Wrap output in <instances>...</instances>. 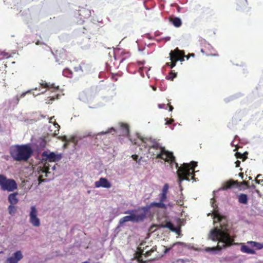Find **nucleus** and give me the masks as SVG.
Returning a JSON list of instances; mask_svg holds the SVG:
<instances>
[{"label":"nucleus","mask_w":263,"mask_h":263,"mask_svg":"<svg viewBox=\"0 0 263 263\" xmlns=\"http://www.w3.org/2000/svg\"><path fill=\"white\" fill-rule=\"evenodd\" d=\"M240 3L243 4H247V0H241L240 1Z\"/></svg>","instance_id":"nucleus-42"},{"label":"nucleus","mask_w":263,"mask_h":263,"mask_svg":"<svg viewBox=\"0 0 263 263\" xmlns=\"http://www.w3.org/2000/svg\"><path fill=\"white\" fill-rule=\"evenodd\" d=\"M241 185H245L246 186L247 188H250V185H249V183H248V181H243L242 182H240V183H239V184L238 186H240Z\"/></svg>","instance_id":"nucleus-36"},{"label":"nucleus","mask_w":263,"mask_h":263,"mask_svg":"<svg viewBox=\"0 0 263 263\" xmlns=\"http://www.w3.org/2000/svg\"><path fill=\"white\" fill-rule=\"evenodd\" d=\"M82 263H89V262H88V261H84V262H83Z\"/></svg>","instance_id":"nucleus-51"},{"label":"nucleus","mask_w":263,"mask_h":263,"mask_svg":"<svg viewBox=\"0 0 263 263\" xmlns=\"http://www.w3.org/2000/svg\"><path fill=\"white\" fill-rule=\"evenodd\" d=\"M241 164V162L240 161L237 160L235 162L236 167H239Z\"/></svg>","instance_id":"nucleus-41"},{"label":"nucleus","mask_w":263,"mask_h":263,"mask_svg":"<svg viewBox=\"0 0 263 263\" xmlns=\"http://www.w3.org/2000/svg\"><path fill=\"white\" fill-rule=\"evenodd\" d=\"M173 25L176 27H179L181 26L182 22L180 18L174 17L170 20Z\"/></svg>","instance_id":"nucleus-28"},{"label":"nucleus","mask_w":263,"mask_h":263,"mask_svg":"<svg viewBox=\"0 0 263 263\" xmlns=\"http://www.w3.org/2000/svg\"><path fill=\"white\" fill-rule=\"evenodd\" d=\"M79 14L81 19L88 18L91 15V11L88 8L81 7L79 10Z\"/></svg>","instance_id":"nucleus-18"},{"label":"nucleus","mask_w":263,"mask_h":263,"mask_svg":"<svg viewBox=\"0 0 263 263\" xmlns=\"http://www.w3.org/2000/svg\"><path fill=\"white\" fill-rule=\"evenodd\" d=\"M11 57V54L6 52L5 51H0V61L3 60L4 59H7Z\"/></svg>","instance_id":"nucleus-31"},{"label":"nucleus","mask_w":263,"mask_h":263,"mask_svg":"<svg viewBox=\"0 0 263 263\" xmlns=\"http://www.w3.org/2000/svg\"><path fill=\"white\" fill-rule=\"evenodd\" d=\"M73 69L75 72L80 73L87 72L89 70L88 66L85 64H81L75 66Z\"/></svg>","instance_id":"nucleus-19"},{"label":"nucleus","mask_w":263,"mask_h":263,"mask_svg":"<svg viewBox=\"0 0 263 263\" xmlns=\"http://www.w3.org/2000/svg\"><path fill=\"white\" fill-rule=\"evenodd\" d=\"M54 119V116L52 118H50L49 119L50 123H53V120Z\"/></svg>","instance_id":"nucleus-44"},{"label":"nucleus","mask_w":263,"mask_h":263,"mask_svg":"<svg viewBox=\"0 0 263 263\" xmlns=\"http://www.w3.org/2000/svg\"><path fill=\"white\" fill-rule=\"evenodd\" d=\"M0 187L3 191L13 192L17 189L16 182L13 179H7L3 174H0Z\"/></svg>","instance_id":"nucleus-5"},{"label":"nucleus","mask_w":263,"mask_h":263,"mask_svg":"<svg viewBox=\"0 0 263 263\" xmlns=\"http://www.w3.org/2000/svg\"><path fill=\"white\" fill-rule=\"evenodd\" d=\"M110 130H115L114 128L113 127H111V128H110Z\"/></svg>","instance_id":"nucleus-50"},{"label":"nucleus","mask_w":263,"mask_h":263,"mask_svg":"<svg viewBox=\"0 0 263 263\" xmlns=\"http://www.w3.org/2000/svg\"><path fill=\"white\" fill-rule=\"evenodd\" d=\"M23 258V255L20 250L16 251L11 257L7 258L6 263H18Z\"/></svg>","instance_id":"nucleus-13"},{"label":"nucleus","mask_w":263,"mask_h":263,"mask_svg":"<svg viewBox=\"0 0 263 263\" xmlns=\"http://www.w3.org/2000/svg\"><path fill=\"white\" fill-rule=\"evenodd\" d=\"M239 176L241 178H243V177H244V175H243V173H240L239 174Z\"/></svg>","instance_id":"nucleus-43"},{"label":"nucleus","mask_w":263,"mask_h":263,"mask_svg":"<svg viewBox=\"0 0 263 263\" xmlns=\"http://www.w3.org/2000/svg\"><path fill=\"white\" fill-rule=\"evenodd\" d=\"M63 75L64 76L67 78H72L73 76V73L71 70L69 68H65L63 69Z\"/></svg>","instance_id":"nucleus-30"},{"label":"nucleus","mask_w":263,"mask_h":263,"mask_svg":"<svg viewBox=\"0 0 263 263\" xmlns=\"http://www.w3.org/2000/svg\"><path fill=\"white\" fill-rule=\"evenodd\" d=\"M182 243H183L182 242H177L174 243L172 247H170L168 249H166L165 252H167V251H170L173 247H174L175 245H177V244H182Z\"/></svg>","instance_id":"nucleus-38"},{"label":"nucleus","mask_w":263,"mask_h":263,"mask_svg":"<svg viewBox=\"0 0 263 263\" xmlns=\"http://www.w3.org/2000/svg\"><path fill=\"white\" fill-rule=\"evenodd\" d=\"M240 250L241 252H243L244 253H247L248 254H255L256 251L254 250L251 249V248L249 247L247 245H242L240 247Z\"/></svg>","instance_id":"nucleus-20"},{"label":"nucleus","mask_w":263,"mask_h":263,"mask_svg":"<svg viewBox=\"0 0 263 263\" xmlns=\"http://www.w3.org/2000/svg\"><path fill=\"white\" fill-rule=\"evenodd\" d=\"M7 65L6 64L3 65L1 67H0V77L3 78V80H5V78L6 77L7 74Z\"/></svg>","instance_id":"nucleus-27"},{"label":"nucleus","mask_w":263,"mask_h":263,"mask_svg":"<svg viewBox=\"0 0 263 263\" xmlns=\"http://www.w3.org/2000/svg\"><path fill=\"white\" fill-rule=\"evenodd\" d=\"M249 180H251V179H252L251 177H249Z\"/></svg>","instance_id":"nucleus-56"},{"label":"nucleus","mask_w":263,"mask_h":263,"mask_svg":"<svg viewBox=\"0 0 263 263\" xmlns=\"http://www.w3.org/2000/svg\"><path fill=\"white\" fill-rule=\"evenodd\" d=\"M40 86L42 87L47 88L52 92H55L59 89V86H55L54 84H50V82H47L44 81H42L40 82Z\"/></svg>","instance_id":"nucleus-17"},{"label":"nucleus","mask_w":263,"mask_h":263,"mask_svg":"<svg viewBox=\"0 0 263 263\" xmlns=\"http://www.w3.org/2000/svg\"><path fill=\"white\" fill-rule=\"evenodd\" d=\"M189 57H190V56L187 57V59H189Z\"/></svg>","instance_id":"nucleus-58"},{"label":"nucleus","mask_w":263,"mask_h":263,"mask_svg":"<svg viewBox=\"0 0 263 263\" xmlns=\"http://www.w3.org/2000/svg\"><path fill=\"white\" fill-rule=\"evenodd\" d=\"M43 160L48 161L49 162H53L60 161L61 159L60 154H56L53 152L48 153L47 151H44L42 154Z\"/></svg>","instance_id":"nucleus-11"},{"label":"nucleus","mask_w":263,"mask_h":263,"mask_svg":"<svg viewBox=\"0 0 263 263\" xmlns=\"http://www.w3.org/2000/svg\"><path fill=\"white\" fill-rule=\"evenodd\" d=\"M109 131L106 132L105 133V134L109 133Z\"/></svg>","instance_id":"nucleus-55"},{"label":"nucleus","mask_w":263,"mask_h":263,"mask_svg":"<svg viewBox=\"0 0 263 263\" xmlns=\"http://www.w3.org/2000/svg\"><path fill=\"white\" fill-rule=\"evenodd\" d=\"M55 168V165L54 164L53 166H51V170H54Z\"/></svg>","instance_id":"nucleus-47"},{"label":"nucleus","mask_w":263,"mask_h":263,"mask_svg":"<svg viewBox=\"0 0 263 263\" xmlns=\"http://www.w3.org/2000/svg\"><path fill=\"white\" fill-rule=\"evenodd\" d=\"M18 193L17 192L10 194L8 196V201L10 203V205L16 204L18 203V200L17 198Z\"/></svg>","instance_id":"nucleus-21"},{"label":"nucleus","mask_w":263,"mask_h":263,"mask_svg":"<svg viewBox=\"0 0 263 263\" xmlns=\"http://www.w3.org/2000/svg\"><path fill=\"white\" fill-rule=\"evenodd\" d=\"M135 210L126 211L124 212L125 214H130L128 216H125L121 218L119 220V224H123L126 221H132L134 222H138V221H143L146 217V214L145 212L141 213L140 214L135 215L133 214Z\"/></svg>","instance_id":"nucleus-4"},{"label":"nucleus","mask_w":263,"mask_h":263,"mask_svg":"<svg viewBox=\"0 0 263 263\" xmlns=\"http://www.w3.org/2000/svg\"><path fill=\"white\" fill-rule=\"evenodd\" d=\"M170 62H167L166 65L170 66L171 68H173L176 65L177 61H183L184 58V54L183 52L180 51L178 48L174 50H172L170 53Z\"/></svg>","instance_id":"nucleus-7"},{"label":"nucleus","mask_w":263,"mask_h":263,"mask_svg":"<svg viewBox=\"0 0 263 263\" xmlns=\"http://www.w3.org/2000/svg\"><path fill=\"white\" fill-rule=\"evenodd\" d=\"M177 73L175 72L174 71H171L169 72L168 76H166V80L173 81L174 78L177 77Z\"/></svg>","instance_id":"nucleus-32"},{"label":"nucleus","mask_w":263,"mask_h":263,"mask_svg":"<svg viewBox=\"0 0 263 263\" xmlns=\"http://www.w3.org/2000/svg\"><path fill=\"white\" fill-rule=\"evenodd\" d=\"M247 244L250 245L251 247L255 248L256 250H261L263 248V243L250 241L247 242Z\"/></svg>","instance_id":"nucleus-23"},{"label":"nucleus","mask_w":263,"mask_h":263,"mask_svg":"<svg viewBox=\"0 0 263 263\" xmlns=\"http://www.w3.org/2000/svg\"><path fill=\"white\" fill-rule=\"evenodd\" d=\"M213 215L214 222L217 219V221L220 223V227H215L211 231L209 238L213 241H218V244L216 247L206 248L205 251L207 252L220 251L234 244V238L228 232V223L226 217L220 215L218 211H215Z\"/></svg>","instance_id":"nucleus-2"},{"label":"nucleus","mask_w":263,"mask_h":263,"mask_svg":"<svg viewBox=\"0 0 263 263\" xmlns=\"http://www.w3.org/2000/svg\"><path fill=\"white\" fill-rule=\"evenodd\" d=\"M162 227L168 228L171 231L177 233L180 231L179 228H175L174 224L171 222H166L165 225L162 226Z\"/></svg>","instance_id":"nucleus-26"},{"label":"nucleus","mask_w":263,"mask_h":263,"mask_svg":"<svg viewBox=\"0 0 263 263\" xmlns=\"http://www.w3.org/2000/svg\"><path fill=\"white\" fill-rule=\"evenodd\" d=\"M201 52L205 54L206 56L215 57L217 56V53H214V50L211 45L206 43L203 48L200 49Z\"/></svg>","instance_id":"nucleus-14"},{"label":"nucleus","mask_w":263,"mask_h":263,"mask_svg":"<svg viewBox=\"0 0 263 263\" xmlns=\"http://www.w3.org/2000/svg\"><path fill=\"white\" fill-rule=\"evenodd\" d=\"M156 250V248L153 247L150 250H147L145 252V253H144V249H141V247H138L136 253L135 257L138 261L139 263H146L147 261H148V260H143L142 258L143 255H144L145 257H147ZM151 260H149V261ZM152 260H154V259H152Z\"/></svg>","instance_id":"nucleus-9"},{"label":"nucleus","mask_w":263,"mask_h":263,"mask_svg":"<svg viewBox=\"0 0 263 263\" xmlns=\"http://www.w3.org/2000/svg\"><path fill=\"white\" fill-rule=\"evenodd\" d=\"M260 177V174H258L257 176L255 181L257 184H263V180H258L259 177Z\"/></svg>","instance_id":"nucleus-35"},{"label":"nucleus","mask_w":263,"mask_h":263,"mask_svg":"<svg viewBox=\"0 0 263 263\" xmlns=\"http://www.w3.org/2000/svg\"><path fill=\"white\" fill-rule=\"evenodd\" d=\"M190 56H191V57H194V53L191 54L190 55Z\"/></svg>","instance_id":"nucleus-49"},{"label":"nucleus","mask_w":263,"mask_h":263,"mask_svg":"<svg viewBox=\"0 0 263 263\" xmlns=\"http://www.w3.org/2000/svg\"><path fill=\"white\" fill-rule=\"evenodd\" d=\"M120 129L123 136H127L129 133V127L126 123H120Z\"/></svg>","instance_id":"nucleus-24"},{"label":"nucleus","mask_w":263,"mask_h":263,"mask_svg":"<svg viewBox=\"0 0 263 263\" xmlns=\"http://www.w3.org/2000/svg\"><path fill=\"white\" fill-rule=\"evenodd\" d=\"M165 120H166L165 124H171L173 123V122H174V119H168V118H166L165 119Z\"/></svg>","instance_id":"nucleus-37"},{"label":"nucleus","mask_w":263,"mask_h":263,"mask_svg":"<svg viewBox=\"0 0 263 263\" xmlns=\"http://www.w3.org/2000/svg\"><path fill=\"white\" fill-rule=\"evenodd\" d=\"M138 138L141 141L140 144L141 146L145 147H148V149H151L153 143L154 142V139L151 138H144L139 136Z\"/></svg>","instance_id":"nucleus-15"},{"label":"nucleus","mask_w":263,"mask_h":263,"mask_svg":"<svg viewBox=\"0 0 263 263\" xmlns=\"http://www.w3.org/2000/svg\"><path fill=\"white\" fill-rule=\"evenodd\" d=\"M79 140L80 138L77 137V136H72L69 138H67V137H65L63 138V141L66 142L67 143L72 142L74 144V145H77Z\"/></svg>","instance_id":"nucleus-25"},{"label":"nucleus","mask_w":263,"mask_h":263,"mask_svg":"<svg viewBox=\"0 0 263 263\" xmlns=\"http://www.w3.org/2000/svg\"><path fill=\"white\" fill-rule=\"evenodd\" d=\"M154 152H157V151L156 150H153Z\"/></svg>","instance_id":"nucleus-57"},{"label":"nucleus","mask_w":263,"mask_h":263,"mask_svg":"<svg viewBox=\"0 0 263 263\" xmlns=\"http://www.w3.org/2000/svg\"><path fill=\"white\" fill-rule=\"evenodd\" d=\"M30 91H29V92H30ZM27 92H28V91H27ZM26 93H27V92H24V93H22V95H21V97H24V96L25 95V94H26Z\"/></svg>","instance_id":"nucleus-46"},{"label":"nucleus","mask_w":263,"mask_h":263,"mask_svg":"<svg viewBox=\"0 0 263 263\" xmlns=\"http://www.w3.org/2000/svg\"><path fill=\"white\" fill-rule=\"evenodd\" d=\"M16 103H18V101H19V99L18 97H16Z\"/></svg>","instance_id":"nucleus-48"},{"label":"nucleus","mask_w":263,"mask_h":263,"mask_svg":"<svg viewBox=\"0 0 263 263\" xmlns=\"http://www.w3.org/2000/svg\"><path fill=\"white\" fill-rule=\"evenodd\" d=\"M238 202L243 204H247L248 202V197L246 194L240 193L237 196Z\"/></svg>","instance_id":"nucleus-22"},{"label":"nucleus","mask_w":263,"mask_h":263,"mask_svg":"<svg viewBox=\"0 0 263 263\" xmlns=\"http://www.w3.org/2000/svg\"><path fill=\"white\" fill-rule=\"evenodd\" d=\"M239 184V182L237 180H229L227 181L224 182L220 189L222 190H227L233 187L234 186H238Z\"/></svg>","instance_id":"nucleus-16"},{"label":"nucleus","mask_w":263,"mask_h":263,"mask_svg":"<svg viewBox=\"0 0 263 263\" xmlns=\"http://www.w3.org/2000/svg\"><path fill=\"white\" fill-rule=\"evenodd\" d=\"M50 167L51 165L48 162H44L42 165H40L39 166L40 170L39 171V173L40 174V176L38 178L39 184H40L41 182L46 180V179H43L44 177H50V174L51 173Z\"/></svg>","instance_id":"nucleus-8"},{"label":"nucleus","mask_w":263,"mask_h":263,"mask_svg":"<svg viewBox=\"0 0 263 263\" xmlns=\"http://www.w3.org/2000/svg\"><path fill=\"white\" fill-rule=\"evenodd\" d=\"M9 153L11 157L16 161H27L33 151L29 144H23L12 146Z\"/></svg>","instance_id":"nucleus-3"},{"label":"nucleus","mask_w":263,"mask_h":263,"mask_svg":"<svg viewBox=\"0 0 263 263\" xmlns=\"http://www.w3.org/2000/svg\"><path fill=\"white\" fill-rule=\"evenodd\" d=\"M148 153L152 155L155 156L156 159H161L165 161L170 162V164L174 162L177 168V176L179 185L181 186V183L183 180H194L195 176L194 169L197 166V162L192 161L190 164L183 163L181 166L179 167L178 164L175 161V158L173 154L165 149L164 146L158 142L157 140L154 139L151 149H148Z\"/></svg>","instance_id":"nucleus-1"},{"label":"nucleus","mask_w":263,"mask_h":263,"mask_svg":"<svg viewBox=\"0 0 263 263\" xmlns=\"http://www.w3.org/2000/svg\"><path fill=\"white\" fill-rule=\"evenodd\" d=\"M248 153L247 152H245L243 154L241 153L237 152L235 153V155L237 158L241 159L243 161H245L247 158V155Z\"/></svg>","instance_id":"nucleus-29"},{"label":"nucleus","mask_w":263,"mask_h":263,"mask_svg":"<svg viewBox=\"0 0 263 263\" xmlns=\"http://www.w3.org/2000/svg\"><path fill=\"white\" fill-rule=\"evenodd\" d=\"M169 185L166 183L163 186L161 193L159 195V202H152L150 204L151 207H156L161 209H166L167 205L164 203V202L167 200V193L168 192Z\"/></svg>","instance_id":"nucleus-6"},{"label":"nucleus","mask_w":263,"mask_h":263,"mask_svg":"<svg viewBox=\"0 0 263 263\" xmlns=\"http://www.w3.org/2000/svg\"><path fill=\"white\" fill-rule=\"evenodd\" d=\"M168 106V107H169V110H170V111H172L173 110V109H174V107H173L172 106H171V104H167L166 105V108L167 107V106Z\"/></svg>","instance_id":"nucleus-40"},{"label":"nucleus","mask_w":263,"mask_h":263,"mask_svg":"<svg viewBox=\"0 0 263 263\" xmlns=\"http://www.w3.org/2000/svg\"><path fill=\"white\" fill-rule=\"evenodd\" d=\"M95 186L96 188L103 187L109 189L111 186L110 182H109L106 178L100 177L99 180L97 181L95 183Z\"/></svg>","instance_id":"nucleus-12"},{"label":"nucleus","mask_w":263,"mask_h":263,"mask_svg":"<svg viewBox=\"0 0 263 263\" xmlns=\"http://www.w3.org/2000/svg\"><path fill=\"white\" fill-rule=\"evenodd\" d=\"M250 187L255 189L256 187V186L254 184H252L251 185V186H250Z\"/></svg>","instance_id":"nucleus-45"},{"label":"nucleus","mask_w":263,"mask_h":263,"mask_svg":"<svg viewBox=\"0 0 263 263\" xmlns=\"http://www.w3.org/2000/svg\"><path fill=\"white\" fill-rule=\"evenodd\" d=\"M54 125H56V124H57L58 126H59V125H58V123H54Z\"/></svg>","instance_id":"nucleus-54"},{"label":"nucleus","mask_w":263,"mask_h":263,"mask_svg":"<svg viewBox=\"0 0 263 263\" xmlns=\"http://www.w3.org/2000/svg\"><path fill=\"white\" fill-rule=\"evenodd\" d=\"M158 106L160 108H166V104H160L158 105Z\"/></svg>","instance_id":"nucleus-39"},{"label":"nucleus","mask_w":263,"mask_h":263,"mask_svg":"<svg viewBox=\"0 0 263 263\" xmlns=\"http://www.w3.org/2000/svg\"><path fill=\"white\" fill-rule=\"evenodd\" d=\"M3 252H3V251H0V254H2V253H3Z\"/></svg>","instance_id":"nucleus-53"},{"label":"nucleus","mask_w":263,"mask_h":263,"mask_svg":"<svg viewBox=\"0 0 263 263\" xmlns=\"http://www.w3.org/2000/svg\"><path fill=\"white\" fill-rule=\"evenodd\" d=\"M45 142H43V146H45Z\"/></svg>","instance_id":"nucleus-52"},{"label":"nucleus","mask_w":263,"mask_h":263,"mask_svg":"<svg viewBox=\"0 0 263 263\" xmlns=\"http://www.w3.org/2000/svg\"><path fill=\"white\" fill-rule=\"evenodd\" d=\"M8 211L9 212L10 215H13L15 214L17 209L15 207L14 205H9L8 207Z\"/></svg>","instance_id":"nucleus-33"},{"label":"nucleus","mask_w":263,"mask_h":263,"mask_svg":"<svg viewBox=\"0 0 263 263\" xmlns=\"http://www.w3.org/2000/svg\"><path fill=\"white\" fill-rule=\"evenodd\" d=\"M37 211L36 208L33 205L30 208V223L33 227H38L41 225V221L39 217L37 216Z\"/></svg>","instance_id":"nucleus-10"},{"label":"nucleus","mask_w":263,"mask_h":263,"mask_svg":"<svg viewBox=\"0 0 263 263\" xmlns=\"http://www.w3.org/2000/svg\"><path fill=\"white\" fill-rule=\"evenodd\" d=\"M132 157L133 158V159H134V161H136V162L138 164H140V160H141V158H140L139 159L138 155L136 154L133 155Z\"/></svg>","instance_id":"nucleus-34"}]
</instances>
